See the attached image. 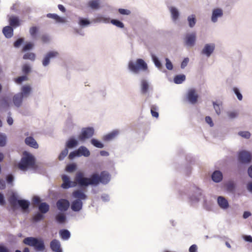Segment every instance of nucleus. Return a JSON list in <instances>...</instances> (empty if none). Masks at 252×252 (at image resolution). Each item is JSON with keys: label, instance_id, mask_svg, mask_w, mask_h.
I'll return each instance as SVG.
<instances>
[{"label": "nucleus", "instance_id": "nucleus-1", "mask_svg": "<svg viewBox=\"0 0 252 252\" xmlns=\"http://www.w3.org/2000/svg\"><path fill=\"white\" fill-rule=\"evenodd\" d=\"M75 179L80 186L88 187L89 185H97L100 183L106 184L110 181V177L109 174L105 171H102L100 175L94 173L90 178L85 177L84 174L79 171L76 174Z\"/></svg>", "mask_w": 252, "mask_h": 252}, {"label": "nucleus", "instance_id": "nucleus-2", "mask_svg": "<svg viewBox=\"0 0 252 252\" xmlns=\"http://www.w3.org/2000/svg\"><path fill=\"white\" fill-rule=\"evenodd\" d=\"M34 163L35 160L31 154L25 153L24 157L21 158L18 166L21 170L25 171L28 168H32Z\"/></svg>", "mask_w": 252, "mask_h": 252}, {"label": "nucleus", "instance_id": "nucleus-3", "mask_svg": "<svg viewBox=\"0 0 252 252\" xmlns=\"http://www.w3.org/2000/svg\"><path fill=\"white\" fill-rule=\"evenodd\" d=\"M128 67L130 71L135 73H138L140 70L146 71L148 70L147 63L141 59H137L135 63L129 61Z\"/></svg>", "mask_w": 252, "mask_h": 252}, {"label": "nucleus", "instance_id": "nucleus-4", "mask_svg": "<svg viewBox=\"0 0 252 252\" xmlns=\"http://www.w3.org/2000/svg\"><path fill=\"white\" fill-rule=\"evenodd\" d=\"M23 243L29 246L33 247L37 251H43L45 249L43 242L34 237H27L23 240Z\"/></svg>", "mask_w": 252, "mask_h": 252}, {"label": "nucleus", "instance_id": "nucleus-5", "mask_svg": "<svg viewBox=\"0 0 252 252\" xmlns=\"http://www.w3.org/2000/svg\"><path fill=\"white\" fill-rule=\"evenodd\" d=\"M94 134V129L91 127L83 128L81 133L78 136V139L81 141H84L87 139L92 137Z\"/></svg>", "mask_w": 252, "mask_h": 252}, {"label": "nucleus", "instance_id": "nucleus-6", "mask_svg": "<svg viewBox=\"0 0 252 252\" xmlns=\"http://www.w3.org/2000/svg\"><path fill=\"white\" fill-rule=\"evenodd\" d=\"M252 159V156L250 152L246 151H242L238 155L239 161L243 163H248L250 162Z\"/></svg>", "mask_w": 252, "mask_h": 252}, {"label": "nucleus", "instance_id": "nucleus-7", "mask_svg": "<svg viewBox=\"0 0 252 252\" xmlns=\"http://www.w3.org/2000/svg\"><path fill=\"white\" fill-rule=\"evenodd\" d=\"M59 55V53L57 51H51L48 52L44 57L42 60V64L46 66L50 63V60L51 59L56 58Z\"/></svg>", "mask_w": 252, "mask_h": 252}, {"label": "nucleus", "instance_id": "nucleus-8", "mask_svg": "<svg viewBox=\"0 0 252 252\" xmlns=\"http://www.w3.org/2000/svg\"><path fill=\"white\" fill-rule=\"evenodd\" d=\"M58 209L61 211H66L69 207V202L65 199H60L56 203Z\"/></svg>", "mask_w": 252, "mask_h": 252}, {"label": "nucleus", "instance_id": "nucleus-9", "mask_svg": "<svg viewBox=\"0 0 252 252\" xmlns=\"http://www.w3.org/2000/svg\"><path fill=\"white\" fill-rule=\"evenodd\" d=\"M195 41L196 33L195 32L187 34L184 38L185 44L188 46H193L195 44Z\"/></svg>", "mask_w": 252, "mask_h": 252}, {"label": "nucleus", "instance_id": "nucleus-10", "mask_svg": "<svg viewBox=\"0 0 252 252\" xmlns=\"http://www.w3.org/2000/svg\"><path fill=\"white\" fill-rule=\"evenodd\" d=\"M198 95L194 89L189 90L187 94L188 100L192 104H195L197 101Z\"/></svg>", "mask_w": 252, "mask_h": 252}, {"label": "nucleus", "instance_id": "nucleus-11", "mask_svg": "<svg viewBox=\"0 0 252 252\" xmlns=\"http://www.w3.org/2000/svg\"><path fill=\"white\" fill-rule=\"evenodd\" d=\"M63 180V184H62V188L64 189H68L70 187H73L75 186L74 182L70 181V179L68 176L66 175H63L62 176Z\"/></svg>", "mask_w": 252, "mask_h": 252}, {"label": "nucleus", "instance_id": "nucleus-12", "mask_svg": "<svg viewBox=\"0 0 252 252\" xmlns=\"http://www.w3.org/2000/svg\"><path fill=\"white\" fill-rule=\"evenodd\" d=\"M215 48V46L214 44H207L205 45L204 48L202 50L201 53L209 57L214 52Z\"/></svg>", "mask_w": 252, "mask_h": 252}, {"label": "nucleus", "instance_id": "nucleus-13", "mask_svg": "<svg viewBox=\"0 0 252 252\" xmlns=\"http://www.w3.org/2000/svg\"><path fill=\"white\" fill-rule=\"evenodd\" d=\"M83 207V202L79 199H76L72 202L71 209L74 212L80 211Z\"/></svg>", "mask_w": 252, "mask_h": 252}, {"label": "nucleus", "instance_id": "nucleus-14", "mask_svg": "<svg viewBox=\"0 0 252 252\" xmlns=\"http://www.w3.org/2000/svg\"><path fill=\"white\" fill-rule=\"evenodd\" d=\"M50 248L54 252H62L60 242L58 240L54 239L51 242Z\"/></svg>", "mask_w": 252, "mask_h": 252}, {"label": "nucleus", "instance_id": "nucleus-15", "mask_svg": "<svg viewBox=\"0 0 252 252\" xmlns=\"http://www.w3.org/2000/svg\"><path fill=\"white\" fill-rule=\"evenodd\" d=\"M73 197L76 199L85 200L87 198V195L81 190L77 189L72 192Z\"/></svg>", "mask_w": 252, "mask_h": 252}, {"label": "nucleus", "instance_id": "nucleus-16", "mask_svg": "<svg viewBox=\"0 0 252 252\" xmlns=\"http://www.w3.org/2000/svg\"><path fill=\"white\" fill-rule=\"evenodd\" d=\"M23 97L22 94L19 93L15 94L13 97V102L15 106L17 107H19L22 105Z\"/></svg>", "mask_w": 252, "mask_h": 252}, {"label": "nucleus", "instance_id": "nucleus-17", "mask_svg": "<svg viewBox=\"0 0 252 252\" xmlns=\"http://www.w3.org/2000/svg\"><path fill=\"white\" fill-rule=\"evenodd\" d=\"M25 142L27 145L32 148L34 149H37L38 148V145L37 143L32 137L29 136L27 137L25 139Z\"/></svg>", "mask_w": 252, "mask_h": 252}, {"label": "nucleus", "instance_id": "nucleus-18", "mask_svg": "<svg viewBox=\"0 0 252 252\" xmlns=\"http://www.w3.org/2000/svg\"><path fill=\"white\" fill-rule=\"evenodd\" d=\"M21 92L19 93L21 94L23 97H27L32 91V88L29 85H26L21 88Z\"/></svg>", "mask_w": 252, "mask_h": 252}, {"label": "nucleus", "instance_id": "nucleus-19", "mask_svg": "<svg viewBox=\"0 0 252 252\" xmlns=\"http://www.w3.org/2000/svg\"><path fill=\"white\" fill-rule=\"evenodd\" d=\"M222 10L220 8H217L213 11L212 21L213 22H217L218 18L222 16Z\"/></svg>", "mask_w": 252, "mask_h": 252}, {"label": "nucleus", "instance_id": "nucleus-20", "mask_svg": "<svg viewBox=\"0 0 252 252\" xmlns=\"http://www.w3.org/2000/svg\"><path fill=\"white\" fill-rule=\"evenodd\" d=\"M212 180L216 183L220 182L222 179V173L218 170H216L213 172L212 175Z\"/></svg>", "mask_w": 252, "mask_h": 252}, {"label": "nucleus", "instance_id": "nucleus-21", "mask_svg": "<svg viewBox=\"0 0 252 252\" xmlns=\"http://www.w3.org/2000/svg\"><path fill=\"white\" fill-rule=\"evenodd\" d=\"M9 23L11 27H17L20 25V21L18 17L15 16H11L9 19Z\"/></svg>", "mask_w": 252, "mask_h": 252}, {"label": "nucleus", "instance_id": "nucleus-22", "mask_svg": "<svg viewBox=\"0 0 252 252\" xmlns=\"http://www.w3.org/2000/svg\"><path fill=\"white\" fill-rule=\"evenodd\" d=\"M2 32L7 38H10L13 36V30L10 26H6L3 28Z\"/></svg>", "mask_w": 252, "mask_h": 252}, {"label": "nucleus", "instance_id": "nucleus-23", "mask_svg": "<svg viewBox=\"0 0 252 252\" xmlns=\"http://www.w3.org/2000/svg\"><path fill=\"white\" fill-rule=\"evenodd\" d=\"M218 203L219 206L223 209H226L228 207L227 201L222 196H219L218 198Z\"/></svg>", "mask_w": 252, "mask_h": 252}, {"label": "nucleus", "instance_id": "nucleus-24", "mask_svg": "<svg viewBox=\"0 0 252 252\" xmlns=\"http://www.w3.org/2000/svg\"><path fill=\"white\" fill-rule=\"evenodd\" d=\"M78 152L79 153V156H84V157H88L90 155L89 150L85 146H81L78 149Z\"/></svg>", "mask_w": 252, "mask_h": 252}, {"label": "nucleus", "instance_id": "nucleus-25", "mask_svg": "<svg viewBox=\"0 0 252 252\" xmlns=\"http://www.w3.org/2000/svg\"><path fill=\"white\" fill-rule=\"evenodd\" d=\"M39 210L42 214H45L49 210V205L45 202L41 203L39 206Z\"/></svg>", "mask_w": 252, "mask_h": 252}, {"label": "nucleus", "instance_id": "nucleus-26", "mask_svg": "<svg viewBox=\"0 0 252 252\" xmlns=\"http://www.w3.org/2000/svg\"><path fill=\"white\" fill-rule=\"evenodd\" d=\"M88 6L93 9H97L99 8V0H92L89 1Z\"/></svg>", "mask_w": 252, "mask_h": 252}, {"label": "nucleus", "instance_id": "nucleus-27", "mask_svg": "<svg viewBox=\"0 0 252 252\" xmlns=\"http://www.w3.org/2000/svg\"><path fill=\"white\" fill-rule=\"evenodd\" d=\"M18 200H17L16 196L14 194L11 195L8 199V201L13 208H15L16 207L17 205L18 204Z\"/></svg>", "mask_w": 252, "mask_h": 252}, {"label": "nucleus", "instance_id": "nucleus-28", "mask_svg": "<svg viewBox=\"0 0 252 252\" xmlns=\"http://www.w3.org/2000/svg\"><path fill=\"white\" fill-rule=\"evenodd\" d=\"M47 17L54 19L58 23H63L64 22V20L63 18L60 17L56 14L49 13L47 15Z\"/></svg>", "mask_w": 252, "mask_h": 252}, {"label": "nucleus", "instance_id": "nucleus-29", "mask_svg": "<svg viewBox=\"0 0 252 252\" xmlns=\"http://www.w3.org/2000/svg\"><path fill=\"white\" fill-rule=\"evenodd\" d=\"M18 203L23 210L28 209L30 205V202L26 200H19Z\"/></svg>", "mask_w": 252, "mask_h": 252}, {"label": "nucleus", "instance_id": "nucleus-30", "mask_svg": "<svg viewBox=\"0 0 252 252\" xmlns=\"http://www.w3.org/2000/svg\"><path fill=\"white\" fill-rule=\"evenodd\" d=\"M118 134V131H114L106 134L103 137V140L105 141H109L114 138Z\"/></svg>", "mask_w": 252, "mask_h": 252}, {"label": "nucleus", "instance_id": "nucleus-31", "mask_svg": "<svg viewBox=\"0 0 252 252\" xmlns=\"http://www.w3.org/2000/svg\"><path fill=\"white\" fill-rule=\"evenodd\" d=\"M60 234L61 238L63 240H67L70 236V232L66 229H63L60 231Z\"/></svg>", "mask_w": 252, "mask_h": 252}, {"label": "nucleus", "instance_id": "nucleus-32", "mask_svg": "<svg viewBox=\"0 0 252 252\" xmlns=\"http://www.w3.org/2000/svg\"><path fill=\"white\" fill-rule=\"evenodd\" d=\"M186 79V76L184 74L176 75L174 78V81L176 84H181Z\"/></svg>", "mask_w": 252, "mask_h": 252}, {"label": "nucleus", "instance_id": "nucleus-33", "mask_svg": "<svg viewBox=\"0 0 252 252\" xmlns=\"http://www.w3.org/2000/svg\"><path fill=\"white\" fill-rule=\"evenodd\" d=\"M170 11L171 13L172 19L174 20H176L179 17V12L177 9L174 7H171L170 8Z\"/></svg>", "mask_w": 252, "mask_h": 252}, {"label": "nucleus", "instance_id": "nucleus-34", "mask_svg": "<svg viewBox=\"0 0 252 252\" xmlns=\"http://www.w3.org/2000/svg\"><path fill=\"white\" fill-rule=\"evenodd\" d=\"M77 141L73 139H70L66 143V148H72L77 145Z\"/></svg>", "mask_w": 252, "mask_h": 252}, {"label": "nucleus", "instance_id": "nucleus-35", "mask_svg": "<svg viewBox=\"0 0 252 252\" xmlns=\"http://www.w3.org/2000/svg\"><path fill=\"white\" fill-rule=\"evenodd\" d=\"M149 89V84L146 80H142L141 81V93L143 94H145L147 93Z\"/></svg>", "mask_w": 252, "mask_h": 252}, {"label": "nucleus", "instance_id": "nucleus-36", "mask_svg": "<svg viewBox=\"0 0 252 252\" xmlns=\"http://www.w3.org/2000/svg\"><path fill=\"white\" fill-rule=\"evenodd\" d=\"M55 218L56 221L60 223H64L66 220L65 216L62 213H59L57 215Z\"/></svg>", "mask_w": 252, "mask_h": 252}, {"label": "nucleus", "instance_id": "nucleus-37", "mask_svg": "<svg viewBox=\"0 0 252 252\" xmlns=\"http://www.w3.org/2000/svg\"><path fill=\"white\" fill-rule=\"evenodd\" d=\"M188 21L189 22V26L190 28H192L194 26L196 23V18L195 15H191L188 17Z\"/></svg>", "mask_w": 252, "mask_h": 252}, {"label": "nucleus", "instance_id": "nucleus-38", "mask_svg": "<svg viewBox=\"0 0 252 252\" xmlns=\"http://www.w3.org/2000/svg\"><path fill=\"white\" fill-rule=\"evenodd\" d=\"M38 31V29L36 27H32L30 28L29 32L33 39L36 38V35Z\"/></svg>", "mask_w": 252, "mask_h": 252}, {"label": "nucleus", "instance_id": "nucleus-39", "mask_svg": "<svg viewBox=\"0 0 252 252\" xmlns=\"http://www.w3.org/2000/svg\"><path fill=\"white\" fill-rule=\"evenodd\" d=\"M28 80V77L26 75L19 76L16 78L14 79V81L16 83L18 84H21L23 81H27Z\"/></svg>", "mask_w": 252, "mask_h": 252}, {"label": "nucleus", "instance_id": "nucleus-40", "mask_svg": "<svg viewBox=\"0 0 252 252\" xmlns=\"http://www.w3.org/2000/svg\"><path fill=\"white\" fill-rule=\"evenodd\" d=\"M91 142L95 147L102 148L104 147V145L102 143L95 139H92Z\"/></svg>", "mask_w": 252, "mask_h": 252}, {"label": "nucleus", "instance_id": "nucleus-41", "mask_svg": "<svg viewBox=\"0 0 252 252\" xmlns=\"http://www.w3.org/2000/svg\"><path fill=\"white\" fill-rule=\"evenodd\" d=\"M23 59L34 61L35 59V55L33 53H27L24 55Z\"/></svg>", "mask_w": 252, "mask_h": 252}, {"label": "nucleus", "instance_id": "nucleus-42", "mask_svg": "<svg viewBox=\"0 0 252 252\" xmlns=\"http://www.w3.org/2000/svg\"><path fill=\"white\" fill-rule=\"evenodd\" d=\"M111 23L112 24H113L114 25L117 26V27H119L120 28H123L124 27V24L119 20H115V19H112L111 21Z\"/></svg>", "mask_w": 252, "mask_h": 252}, {"label": "nucleus", "instance_id": "nucleus-43", "mask_svg": "<svg viewBox=\"0 0 252 252\" xmlns=\"http://www.w3.org/2000/svg\"><path fill=\"white\" fill-rule=\"evenodd\" d=\"M76 168V165L74 163L69 164L66 167L65 170L66 171L69 172H72L74 171Z\"/></svg>", "mask_w": 252, "mask_h": 252}, {"label": "nucleus", "instance_id": "nucleus-44", "mask_svg": "<svg viewBox=\"0 0 252 252\" xmlns=\"http://www.w3.org/2000/svg\"><path fill=\"white\" fill-rule=\"evenodd\" d=\"M157 108L155 105H152L151 107V113L153 117L158 118V113L157 111Z\"/></svg>", "mask_w": 252, "mask_h": 252}, {"label": "nucleus", "instance_id": "nucleus-45", "mask_svg": "<svg viewBox=\"0 0 252 252\" xmlns=\"http://www.w3.org/2000/svg\"><path fill=\"white\" fill-rule=\"evenodd\" d=\"M68 149L65 148L60 154L59 156V159L60 160H63L68 154Z\"/></svg>", "mask_w": 252, "mask_h": 252}, {"label": "nucleus", "instance_id": "nucleus-46", "mask_svg": "<svg viewBox=\"0 0 252 252\" xmlns=\"http://www.w3.org/2000/svg\"><path fill=\"white\" fill-rule=\"evenodd\" d=\"M6 137L5 135L0 133V146L3 147L6 144Z\"/></svg>", "mask_w": 252, "mask_h": 252}, {"label": "nucleus", "instance_id": "nucleus-47", "mask_svg": "<svg viewBox=\"0 0 252 252\" xmlns=\"http://www.w3.org/2000/svg\"><path fill=\"white\" fill-rule=\"evenodd\" d=\"M79 24L81 26L84 27L89 25L90 22L86 19L80 18Z\"/></svg>", "mask_w": 252, "mask_h": 252}, {"label": "nucleus", "instance_id": "nucleus-48", "mask_svg": "<svg viewBox=\"0 0 252 252\" xmlns=\"http://www.w3.org/2000/svg\"><path fill=\"white\" fill-rule=\"evenodd\" d=\"M152 58L155 65L158 68H161L162 65L158 59L154 55L152 56Z\"/></svg>", "mask_w": 252, "mask_h": 252}, {"label": "nucleus", "instance_id": "nucleus-49", "mask_svg": "<svg viewBox=\"0 0 252 252\" xmlns=\"http://www.w3.org/2000/svg\"><path fill=\"white\" fill-rule=\"evenodd\" d=\"M44 218V216L41 214L38 213L36 214L33 217V220L34 221H38Z\"/></svg>", "mask_w": 252, "mask_h": 252}, {"label": "nucleus", "instance_id": "nucleus-50", "mask_svg": "<svg viewBox=\"0 0 252 252\" xmlns=\"http://www.w3.org/2000/svg\"><path fill=\"white\" fill-rule=\"evenodd\" d=\"M238 134L244 138H249L251 136V133L248 131H240Z\"/></svg>", "mask_w": 252, "mask_h": 252}, {"label": "nucleus", "instance_id": "nucleus-51", "mask_svg": "<svg viewBox=\"0 0 252 252\" xmlns=\"http://www.w3.org/2000/svg\"><path fill=\"white\" fill-rule=\"evenodd\" d=\"M235 188L234 184L232 182H229L226 184L227 190L229 191H233Z\"/></svg>", "mask_w": 252, "mask_h": 252}, {"label": "nucleus", "instance_id": "nucleus-52", "mask_svg": "<svg viewBox=\"0 0 252 252\" xmlns=\"http://www.w3.org/2000/svg\"><path fill=\"white\" fill-rule=\"evenodd\" d=\"M31 71L30 66L28 64H24L22 67V71L25 74H28Z\"/></svg>", "mask_w": 252, "mask_h": 252}, {"label": "nucleus", "instance_id": "nucleus-53", "mask_svg": "<svg viewBox=\"0 0 252 252\" xmlns=\"http://www.w3.org/2000/svg\"><path fill=\"white\" fill-rule=\"evenodd\" d=\"M233 91L234 92L235 94L237 95L238 99L239 100H241L243 98V96H242V94L239 92V90H238V89L235 87L233 88Z\"/></svg>", "mask_w": 252, "mask_h": 252}, {"label": "nucleus", "instance_id": "nucleus-54", "mask_svg": "<svg viewBox=\"0 0 252 252\" xmlns=\"http://www.w3.org/2000/svg\"><path fill=\"white\" fill-rule=\"evenodd\" d=\"M227 115L230 119H233L238 116V113L236 111H229L227 113Z\"/></svg>", "mask_w": 252, "mask_h": 252}, {"label": "nucleus", "instance_id": "nucleus-55", "mask_svg": "<svg viewBox=\"0 0 252 252\" xmlns=\"http://www.w3.org/2000/svg\"><path fill=\"white\" fill-rule=\"evenodd\" d=\"M165 61H166V64H165L166 67L168 70H172L173 69V65H172V63L170 62V61L168 58H166Z\"/></svg>", "mask_w": 252, "mask_h": 252}, {"label": "nucleus", "instance_id": "nucleus-56", "mask_svg": "<svg viewBox=\"0 0 252 252\" xmlns=\"http://www.w3.org/2000/svg\"><path fill=\"white\" fill-rule=\"evenodd\" d=\"M76 156H79V153L78 152V150L77 151L71 152L68 156V158L71 159Z\"/></svg>", "mask_w": 252, "mask_h": 252}, {"label": "nucleus", "instance_id": "nucleus-57", "mask_svg": "<svg viewBox=\"0 0 252 252\" xmlns=\"http://www.w3.org/2000/svg\"><path fill=\"white\" fill-rule=\"evenodd\" d=\"M41 40L43 43H47L49 41V37L46 34H43L40 37Z\"/></svg>", "mask_w": 252, "mask_h": 252}, {"label": "nucleus", "instance_id": "nucleus-58", "mask_svg": "<svg viewBox=\"0 0 252 252\" xmlns=\"http://www.w3.org/2000/svg\"><path fill=\"white\" fill-rule=\"evenodd\" d=\"M119 12L122 15H129L130 13V11L129 10L123 8L119 9Z\"/></svg>", "mask_w": 252, "mask_h": 252}, {"label": "nucleus", "instance_id": "nucleus-59", "mask_svg": "<svg viewBox=\"0 0 252 252\" xmlns=\"http://www.w3.org/2000/svg\"><path fill=\"white\" fill-rule=\"evenodd\" d=\"M214 108L216 111V113L218 115H220V109L219 104H217L216 102H213Z\"/></svg>", "mask_w": 252, "mask_h": 252}, {"label": "nucleus", "instance_id": "nucleus-60", "mask_svg": "<svg viewBox=\"0 0 252 252\" xmlns=\"http://www.w3.org/2000/svg\"><path fill=\"white\" fill-rule=\"evenodd\" d=\"M33 47V44L31 43H27L24 47H23V51H26L27 50H30Z\"/></svg>", "mask_w": 252, "mask_h": 252}, {"label": "nucleus", "instance_id": "nucleus-61", "mask_svg": "<svg viewBox=\"0 0 252 252\" xmlns=\"http://www.w3.org/2000/svg\"><path fill=\"white\" fill-rule=\"evenodd\" d=\"M24 39L22 38H19L17 39L14 43V46L15 47H19L21 44L23 42Z\"/></svg>", "mask_w": 252, "mask_h": 252}, {"label": "nucleus", "instance_id": "nucleus-62", "mask_svg": "<svg viewBox=\"0 0 252 252\" xmlns=\"http://www.w3.org/2000/svg\"><path fill=\"white\" fill-rule=\"evenodd\" d=\"M189 62V59L188 58H185L181 63V67L182 68H184L188 64Z\"/></svg>", "mask_w": 252, "mask_h": 252}, {"label": "nucleus", "instance_id": "nucleus-63", "mask_svg": "<svg viewBox=\"0 0 252 252\" xmlns=\"http://www.w3.org/2000/svg\"><path fill=\"white\" fill-rule=\"evenodd\" d=\"M205 121L210 126H214L213 122L210 117L206 116L205 118Z\"/></svg>", "mask_w": 252, "mask_h": 252}, {"label": "nucleus", "instance_id": "nucleus-64", "mask_svg": "<svg viewBox=\"0 0 252 252\" xmlns=\"http://www.w3.org/2000/svg\"><path fill=\"white\" fill-rule=\"evenodd\" d=\"M197 249V246L195 244L191 245L189 248V252H196Z\"/></svg>", "mask_w": 252, "mask_h": 252}]
</instances>
